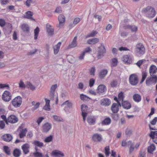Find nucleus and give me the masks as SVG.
<instances>
[{
    "label": "nucleus",
    "instance_id": "393cba45",
    "mask_svg": "<svg viewBox=\"0 0 157 157\" xmlns=\"http://www.w3.org/2000/svg\"><path fill=\"white\" fill-rule=\"evenodd\" d=\"M99 41V39L97 38H94L90 39L87 40V43L90 44H94Z\"/></svg>",
    "mask_w": 157,
    "mask_h": 157
},
{
    "label": "nucleus",
    "instance_id": "bb28decb",
    "mask_svg": "<svg viewBox=\"0 0 157 157\" xmlns=\"http://www.w3.org/2000/svg\"><path fill=\"white\" fill-rule=\"evenodd\" d=\"M61 44V42H59L55 46H54L53 49L55 54H56L58 53Z\"/></svg>",
    "mask_w": 157,
    "mask_h": 157
},
{
    "label": "nucleus",
    "instance_id": "2f4dec72",
    "mask_svg": "<svg viewBox=\"0 0 157 157\" xmlns=\"http://www.w3.org/2000/svg\"><path fill=\"white\" fill-rule=\"evenodd\" d=\"M111 122V120L109 117H107L105 118L102 122V124L109 125Z\"/></svg>",
    "mask_w": 157,
    "mask_h": 157
},
{
    "label": "nucleus",
    "instance_id": "ea45409f",
    "mask_svg": "<svg viewBox=\"0 0 157 157\" xmlns=\"http://www.w3.org/2000/svg\"><path fill=\"white\" fill-rule=\"evenodd\" d=\"M111 117L112 119L115 121H117L119 119L118 114H116L115 113H112L111 114Z\"/></svg>",
    "mask_w": 157,
    "mask_h": 157
},
{
    "label": "nucleus",
    "instance_id": "c756f323",
    "mask_svg": "<svg viewBox=\"0 0 157 157\" xmlns=\"http://www.w3.org/2000/svg\"><path fill=\"white\" fill-rule=\"evenodd\" d=\"M155 149V147L154 144H152L149 146L147 148L148 152L152 154L153 151Z\"/></svg>",
    "mask_w": 157,
    "mask_h": 157
},
{
    "label": "nucleus",
    "instance_id": "4c0bfd02",
    "mask_svg": "<svg viewBox=\"0 0 157 157\" xmlns=\"http://www.w3.org/2000/svg\"><path fill=\"white\" fill-rule=\"evenodd\" d=\"M124 97V92L122 91L120 92L118 94V100L120 101H121L122 102L123 101Z\"/></svg>",
    "mask_w": 157,
    "mask_h": 157
},
{
    "label": "nucleus",
    "instance_id": "f8f14e48",
    "mask_svg": "<svg viewBox=\"0 0 157 157\" xmlns=\"http://www.w3.org/2000/svg\"><path fill=\"white\" fill-rule=\"evenodd\" d=\"M92 139L94 142H100L102 140V136L101 134L96 133L93 135Z\"/></svg>",
    "mask_w": 157,
    "mask_h": 157
},
{
    "label": "nucleus",
    "instance_id": "9b49d317",
    "mask_svg": "<svg viewBox=\"0 0 157 157\" xmlns=\"http://www.w3.org/2000/svg\"><path fill=\"white\" fill-rule=\"evenodd\" d=\"M29 148L30 145L27 143L21 146V149L25 154H27L29 152Z\"/></svg>",
    "mask_w": 157,
    "mask_h": 157
},
{
    "label": "nucleus",
    "instance_id": "5fc2aeb1",
    "mask_svg": "<svg viewBox=\"0 0 157 157\" xmlns=\"http://www.w3.org/2000/svg\"><path fill=\"white\" fill-rule=\"evenodd\" d=\"M19 87L21 88H25V86L23 82L21 80L19 83Z\"/></svg>",
    "mask_w": 157,
    "mask_h": 157
},
{
    "label": "nucleus",
    "instance_id": "6e6552de",
    "mask_svg": "<svg viewBox=\"0 0 157 157\" xmlns=\"http://www.w3.org/2000/svg\"><path fill=\"white\" fill-rule=\"evenodd\" d=\"M121 104L120 102H118V104L114 103L112 105L111 107V109L113 113H116L119 110V108L121 107Z\"/></svg>",
    "mask_w": 157,
    "mask_h": 157
},
{
    "label": "nucleus",
    "instance_id": "3c124183",
    "mask_svg": "<svg viewBox=\"0 0 157 157\" xmlns=\"http://www.w3.org/2000/svg\"><path fill=\"white\" fill-rule=\"evenodd\" d=\"M81 107L82 112H87L88 106L85 105H82Z\"/></svg>",
    "mask_w": 157,
    "mask_h": 157
},
{
    "label": "nucleus",
    "instance_id": "a19ab883",
    "mask_svg": "<svg viewBox=\"0 0 157 157\" xmlns=\"http://www.w3.org/2000/svg\"><path fill=\"white\" fill-rule=\"evenodd\" d=\"M147 73L145 72H143L142 73V78L140 82L142 83L145 80L147 76Z\"/></svg>",
    "mask_w": 157,
    "mask_h": 157
},
{
    "label": "nucleus",
    "instance_id": "bf43d9fd",
    "mask_svg": "<svg viewBox=\"0 0 157 157\" xmlns=\"http://www.w3.org/2000/svg\"><path fill=\"white\" fill-rule=\"evenodd\" d=\"M6 23L5 20L3 19H0V26L2 27H3L5 26Z\"/></svg>",
    "mask_w": 157,
    "mask_h": 157
},
{
    "label": "nucleus",
    "instance_id": "4d7b16f0",
    "mask_svg": "<svg viewBox=\"0 0 157 157\" xmlns=\"http://www.w3.org/2000/svg\"><path fill=\"white\" fill-rule=\"evenodd\" d=\"M44 119V118L43 117H40L38 118L36 121V122L39 126L40 125V123Z\"/></svg>",
    "mask_w": 157,
    "mask_h": 157
},
{
    "label": "nucleus",
    "instance_id": "58836bf2",
    "mask_svg": "<svg viewBox=\"0 0 157 157\" xmlns=\"http://www.w3.org/2000/svg\"><path fill=\"white\" fill-rule=\"evenodd\" d=\"M34 144L40 148L43 147L44 145L43 143L37 140H36L34 142Z\"/></svg>",
    "mask_w": 157,
    "mask_h": 157
},
{
    "label": "nucleus",
    "instance_id": "f03ea898",
    "mask_svg": "<svg viewBox=\"0 0 157 157\" xmlns=\"http://www.w3.org/2000/svg\"><path fill=\"white\" fill-rule=\"evenodd\" d=\"M129 81L131 85L132 86L136 85L139 81L137 75L135 74L131 75L129 77Z\"/></svg>",
    "mask_w": 157,
    "mask_h": 157
},
{
    "label": "nucleus",
    "instance_id": "13d9d810",
    "mask_svg": "<svg viewBox=\"0 0 157 157\" xmlns=\"http://www.w3.org/2000/svg\"><path fill=\"white\" fill-rule=\"evenodd\" d=\"M145 61L144 59L140 60L138 61L136 63V65L139 67L142 64L143 62Z\"/></svg>",
    "mask_w": 157,
    "mask_h": 157
},
{
    "label": "nucleus",
    "instance_id": "052dcab7",
    "mask_svg": "<svg viewBox=\"0 0 157 157\" xmlns=\"http://www.w3.org/2000/svg\"><path fill=\"white\" fill-rule=\"evenodd\" d=\"M5 124L4 123V121H0V129H3L5 128Z\"/></svg>",
    "mask_w": 157,
    "mask_h": 157
},
{
    "label": "nucleus",
    "instance_id": "39448f33",
    "mask_svg": "<svg viewBox=\"0 0 157 157\" xmlns=\"http://www.w3.org/2000/svg\"><path fill=\"white\" fill-rule=\"evenodd\" d=\"M106 49L104 46L101 44V46L98 47V59L101 58L104 56V54L105 53Z\"/></svg>",
    "mask_w": 157,
    "mask_h": 157
},
{
    "label": "nucleus",
    "instance_id": "dca6fc26",
    "mask_svg": "<svg viewBox=\"0 0 157 157\" xmlns=\"http://www.w3.org/2000/svg\"><path fill=\"white\" fill-rule=\"evenodd\" d=\"M5 26L4 30H5L6 32L8 33H10L11 32L12 30V27L11 24L9 23H6Z\"/></svg>",
    "mask_w": 157,
    "mask_h": 157
},
{
    "label": "nucleus",
    "instance_id": "7c9ffc66",
    "mask_svg": "<svg viewBox=\"0 0 157 157\" xmlns=\"http://www.w3.org/2000/svg\"><path fill=\"white\" fill-rule=\"evenodd\" d=\"M108 73V71L106 70H104L100 73L99 77L101 79H103L105 77Z\"/></svg>",
    "mask_w": 157,
    "mask_h": 157
},
{
    "label": "nucleus",
    "instance_id": "338daca9",
    "mask_svg": "<svg viewBox=\"0 0 157 157\" xmlns=\"http://www.w3.org/2000/svg\"><path fill=\"white\" fill-rule=\"evenodd\" d=\"M37 52V49H35L34 50H33L29 52L28 53V55H32L34 54Z\"/></svg>",
    "mask_w": 157,
    "mask_h": 157
},
{
    "label": "nucleus",
    "instance_id": "f704fd0d",
    "mask_svg": "<svg viewBox=\"0 0 157 157\" xmlns=\"http://www.w3.org/2000/svg\"><path fill=\"white\" fill-rule=\"evenodd\" d=\"M3 150L5 153L8 155H10V150L9 149V147L6 146H4L3 147Z\"/></svg>",
    "mask_w": 157,
    "mask_h": 157
},
{
    "label": "nucleus",
    "instance_id": "8fccbe9b",
    "mask_svg": "<svg viewBox=\"0 0 157 157\" xmlns=\"http://www.w3.org/2000/svg\"><path fill=\"white\" fill-rule=\"evenodd\" d=\"M117 84V82L116 80H113L111 82L110 85L113 87H116Z\"/></svg>",
    "mask_w": 157,
    "mask_h": 157
},
{
    "label": "nucleus",
    "instance_id": "49530a36",
    "mask_svg": "<svg viewBox=\"0 0 157 157\" xmlns=\"http://www.w3.org/2000/svg\"><path fill=\"white\" fill-rule=\"evenodd\" d=\"M109 146H106L105 148V153L106 156H108L110 153L109 152Z\"/></svg>",
    "mask_w": 157,
    "mask_h": 157
},
{
    "label": "nucleus",
    "instance_id": "09e8293b",
    "mask_svg": "<svg viewBox=\"0 0 157 157\" xmlns=\"http://www.w3.org/2000/svg\"><path fill=\"white\" fill-rule=\"evenodd\" d=\"M152 77L150 78V79L153 82L156 83L157 80V76L156 75L151 76Z\"/></svg>",
    "mask_w": 157,
    "mask_h": 157
},
{
    "label": "nucleus",
    "instance_id": "423d86ee",
    "mask_svg": "<svg viewBox=\"0 0 157 157\" xmlns=\"http://www.w3.org/2000/svg\"><path fill=\"white\" fill-rule=\"evenodd\" d=\"M2 98L4 101H9L11 99V95L10 93L8 91H5L2 95Z\"/></svg>",
    "mask_w": 157,
    "mask_h": 157
},
{
    "label": "nucleus",
    "instance_id": "6ab92c4d",
    "mask_svg": "<svg viewBox=\"0 0 157 157\" xmlns=\"http://www.w3.org/2000/svg\"><path fill=\"white\" fill-rule=\"evenodd\" d=\"M100 103L101 105L108 106L110 104L111 101L108 98H104L101 100Z\"/></svg>",
    "mask_w": 157,
    "mask_h": 157
},
{
    "label": "nucleus",
    "instance_id": "e433bc0d",
    "mask_svg": "<svg viewBox=\"0 0 157 157\" xmlns=\"http://www.w3.org/2000/svg\"><path fill=\"white\" fill-rule=\"evenodd\" d=\"M26 86L32 90H34L35 87L33 86L30 82H28L26 84Z\"/></svg>",
    "mask_w": 157,
    "mask_h": 157
},
{
    "label": "nucleus",
    "instance_id": "5701e85b",
    "mask_svg": "<svg viewBox=\"0 0 157 157\" xmlns=\"http://www.w3.org/2000/svg\"><path fill=\"white\" fill-rule=\"evenodd\" d=\"M124 28L125 29H130L132 32H136L137 30V27L135 25H126L124 26Z\"/></svg>",
    "mask_w": 157,
    "mask_h": 157
},
{
    "label": "nucleus",
    "instance_id": "de8ad7c7",
    "mask_svg": "<svg viewBox=\"0 0 157 157\" xmlns=\"http://www.w3.org/2000/svg\"><path fill=\"white\" fill-rule=\"evenodd\" d=\"M98 33L97 31L93 30L90 34L87 36L86 37H94L96 34Z\"/></svg>",
    "mask_w": 157,
    "mask_h": 157
},
{
    "label": "nucleus",
    "instance_id": "b1692460",
    "mask_svg": "<svg viewBox=\"0 0 157 157\" xmlns=\"http://www.w3.org/2000/svg\"><path fill=\"white\" fill-rule=\"evenodd\" d=\"M21 154V151L18 148H16L13 150V155L15 157H19Z\"/></svg>",
    "mask_w": 157,
    "mask_h": 157
},
{
    "label": "nucleus",
    "instance_id": "412c9836",
    "mask_svg": "<svg viewBox=\"0 0 157 157\" xmlns=\"http://www.w3.org/2000/svg\"><path fill=\"white\" fill-rule=\"evenodd\" d=\"M122 105L124 109H130L131 107L130 103L127 101H122Z\"/></svg>",
    "mask_w": 157,
    "mask_h": 157
},
{
    "label": "nucleus",
    "instance_id": "20e7f679",
    "mask_svg": "<svg viewBox=\"0 0 157 157\" xmlns=\"http://www.w3.org/2000/svg\"><path fill=\"white\" fill-rule=\"evenodd\" d=\"M145 48L144 45L141 43L137 44L136 45V52L137 54L141 55L145 53Z\"/></svg>",
    "mask_w": 157,
    "mask_h": 157
},
{
    "label": "nucleus",
    "instance_id": "79ce46f5",
    "mask_svg": "<svg viewBox=\"0 0 157 157\" xmlns=\"http://www.w3.org/2000/svg\"><path fill=\"white\" fill-rule=\"evenodd\" d=\"M33 155L35 157H43V155L42 153L38 151H36L34 153Z\"/></svg>",
    "mask_w": 157,
    "mask_h": 157
},
{
    "label": "nucleus",
    "instance_id": "aec40b11",
    "mask_svg": "<svg viewBox=\"0 0 157 157\" xmlns=\"http://www.w3.org/2000/svg\"><path fill=\"white\" fill-rule=\"evenodd\" d=\"M21 28L24 32L29 34V27L27 24H24L21 26Z\"/></svg>",
    "mask_w": 157,
    "mask_h": 157
},
{
    "label": "nucleus",
    "instance_id": "37998d69",
    "mask_svg": "<svg viewBox=\"0 0 157 157\" xmlns=\"http://www.w3.org/2000/svg\"><path fill=\"white\" fill-rule=\"evenodd\" d=\"M53 139V136L50 135L49 136L47 137L44 140V141L48 143L51 141Z\"/></svg>",
    "mask_w": 157,
    "mask_h": 157
},
{
    "label": "nucleus",
    "instance_id": "e2e57ef3",
    "mask_svg": "<svg viewBox=\"0 0 157 157\" xmlns=\"http://www.w3.org/2000/svg\"><path fill=\"white\" fill-rule=\"evenodd\" d=\"M134 144H132L130 146L129 149V153L131 154L134 150Z\"/></svg>",
    "mask_w": 157,
    "mask_h": 157
},
{
    "label": "nucleus",
    "instance_id": "a18cd8bd",
    "mask_svg": "<svg viewBox=\"0 0 157 157\" xmlns=\"http://www.w3.org/2000/svg\"><path fill=\"white\" fill-rule=\"evenodd\" d=\"M117 60L115 58L112 59V63L111 65L112 67H114L117 65Z\"/></svg>",
    "mask_w": 157,
    "mask_h": 157
},
{
    "label": "nucleus",
    "instance_id": "0e129e2a",
    "mask_svg": "<svg viewBox=\"0 0 157 157\" xmlns=\"http://www.w3.org/2000/svg\"><path fill=\"white\" fill-rule=\"evenodd\" d=\"M80 18L79 17L75 18L74 20L73 24L75 25L77 24L80 21Z\"/></svg>",
    "mask_w": 157,
    "mask_h": 157
},
{
    "label": "nucleus",
    "instance_id": "9d476101",
    "mask_svg": "<svg viewBox=\"0 0 157 157\" xmlns=\"http://www.w3.org/2000/svg\"><path fill=\"white\" fill-rule=\"evenodd\" d=\"M52 128V125L50 123H47L44 124L42 127L43 132H48Z\"/></svg>",
    "mask_w": 157,
    "mask_h": 157
},
{
    "label": "nucleus",
    "instance_id": "4be33fe9",
    "mask_svg": "<svg viewBox=\"0 0 157 157\" xmlns=\"http://www.w3.org/2000/svg\"><path fill=\"white\" fill-rule=\"evenodd\" d=\"M123 60L125 63H131L132 62L130 56L127 55L124 56Z\"/></svg>",
    "mask_w": 157,
    "mask_h": 157
},
{
    "label": "nucleus",
    "instance_id": "680f3d73",
    "mask_svg": "<svg viewBox=\"0 0 157 157\" xmlns=\"http://www.w3.org/2000/svg\"><path fill=\"white\" fill-rule=\"evenodd\" d=\"M80 98L81 100L83 101H85V100H86V98H87V99H90V98L89 97L86 96V95H84L83 94H81Z\"/></svg>",
    "mask_w": 157,
    "mask_h": 157
},
{
    "label": "nucleus",
    "instance_id": "72a5a7b5",
    "mask_svg": "<svg viewBox=\"0 0 157 157\" xmlns=\"http://www.w3.org/2000/svg\"><path fill=\"white\" fill-rule=\"evenodd\" d=\"M27 131V130L26 128L23 129L19 134L20 137L21 138H23L24 136H25Z\"/></svg>",
    "mask_w": 157,
    "mask_h": 157
},
{
    "label": "nucleus",
    "instance_id": "864d4df0",
    "mask_svg": "<svg viewBox=\"0 0 157 157\" xmlns=\"http://www.w3.org/2000/svg\"><path fill=\"white\" fill-rule=\"evenodd\" d=\"M40 105V103L39 102L37 103L32 108V110L34 111L35 110L37 109L39 107Z\"/></svg>",
    "mask_w": 157,
    "mask_h": 157
},
{
    "label": "nucleus",
    "instance_id": "a211bd4d",
    "mask_svg": "<svg viewBox=\"0 0 157 157\" xmlns=\"http://www.w3.org/2000/svg\"><path fill=\"white\" fill-rule=\"evenodd\" d=\"M2 138L6 142H9L12 140V136L10 134H6L2 136Z\"/></svg>",
    "mask_w": 157,
    "mask_h": 157
},
{
    "label": "nucleus",
    "instance_id": "c9c22d12",
    "mask_svg": "<svg viewBox=\"0 0 157 157\" xmlns=\"http://www.w3.org/2000/svg\"><path fill=\"white\" fill-rule=\"evenodd\" d=\"M149 136L153 139H154L155 136V138H157V131H151Z\"/></svg>",
    "mask_w": 157,
    "mask_h": 157
},
{
    "label": "nucleus",
    "instance_id": "603ef678",
    "mask_svg": "<svg viewBox=\"0 0 157 157\" xmlns=\"http://www.w3.org/2000/svg\"><path fill=\"white\" fill-rule=\"evenodd\" d=\"M57 87V84H55L54 85H52L51 87V89L50 91H52L53 92H55V91L56 89V88Z\"/></svg>",
    "mask_w": 157,
    "mask_h": 157
},
{
    "label": "nucleus",
    "instance_id": "69168bd1",
    "mask_svg": "<svg viewBox=\"0 0 157 157\" xmlns=\"http://www.w3.org/2000/svg\"><path fill=\"white\" fill-rule=\"evenodd\" d=\"M55 94V92H53L52 91H50V99L51 100H54V97Z\"/></svg>",
    "mask_w": 157,
    "mask_h": 157
},
{
    "label": "nucleus",
    "instance_id": "2eb2a0df",
    "mask_svg": "<svg viewBox=\"0 0 157 157\" xmlns=\"http://www.w3.org/2000/svg\"><path fill=\"white\" fill-rule=\"evenodd\" d=\"M157 72V68L154 65L151 66L149 69V73L151 76L155 75L154 74Z\"/></svg>",
    "mask_w": 157,
    "mask_h": 157
},
{
    "label": "nucleus",
    "instance_id": "c03bdc74",
    "mask_svg": "<svg viewBox=\"0 0 157 157\" xmlns=\"http://www.w3.org/2000/svg\"><path fill=\"white\" fill-rule=\"evenodd\" d=\"M67 105V106L69 108L71 107L72 105V103L71 102L69 101L68 100H67L66 101H65V102H64L61 105Z\"/></svg>",
    "mask_w": 157,
    "mask_h": 157
},
{
    "label": "nucleus",
    "instance_id": "cd10ccee",
    "mask_svg": "<svg viewBox=\"0 0 157 157\" xmlns=\"http://www.w3.org/2000/svg\"><path fill=\"white\" fill-rule=\"evenodd\" d=\"M77 39V37L75 36L74 38V39L71 44H70L69 47L70 48H74L77 45L76 40Z\"/></svg>",
    "mask_w": 157,
    "mask_h": 157
},
{
    "label": "nucleus",
    "instance_id": "f3484780",
    "mask_svg": "<svg viewBox=\"0 0 157 157\" xmlns=\"http://www.w3.org/2000/svg\"><path fill=\"white\" fill-rule=\"evenodd\" d=\"M33 14V13L32 12L29 11H28L26 12L25 15L24 16V17L28 19H30L33 21H35V19L32 17Z\"/></svg>",
    "mask_w": 157,
    "mask_h": 157
},
{
    "label": "nucleus",
    "instance_id": "1a4fd4ad",
    "mask_svg": "<svg viewBox=\"0 0 157 157\" xmlns=\"http://www.w3.org/2000/svg\"><path fill=\"white\" fill-rule=\"evenodd\" d=\"M58 21L59 22V24L57 25V27L61 28L63 25V24L65 21V17L62 14L59 15L58 17Z\"/></svg>",
    "mask_w": 157,
    "mask_h": 157
},
{
    "label": "nucleus",
    "instance_id": "c85d7f7f",
    "mask_svg": "<svg viewBox=\"0 0 157 157\" xmlns=\"http://www.w3.org/2000/svg\"><path fill=\"white\" fill-rule=\"evenodd\" d=\"M95 121V119L92 116H89L87 117V122L90 124H94Z\"/></svg>",
    "mask_w": 157,
    "mask_h": 157
},
{
    "label": "nucleus",
    "instance_id": "7ed1b4c3",
    "mask_svg": "<svg viewBox=\"0 0 157 157\" xmlns=\"http://www.w3.org/2000/svg\"><path fill=\"white\" fill-rule=\"evenodd\" d=\"M22 102V98L20 96L15 97L11 102L12 105L15 107H19Z\"/></svg>",
    "mask_w": 157,
    "mask_h": 157
},
{
    "label": "nucleus",
    "instance_id": "6e6d98bb",
    "mask_svg": "<svg viewBox=\"0 0 157 157\" xmlns=\"http://www.w3.org/2000/svg\"><path fill=\"white\" fill-rule=\"evenodd\" d=\"M95 82V80L93 78H91L89 81V86L92 87L94 85Z\"/></svg>",
    "mask_w": 157,
    "mask_h": 157
},
{
    "label": "nucleus",
    "instance_id": "0eeeda50",
    "mask_svg": "<svg viewBox=\"0 0 157 157\" xmlns=\"http://www.w3.org/2000/svg\"><path fill=\"white\" fill-rule=\"evenodd\" d=\"M18 119L17 117L14 115H11L8 117L6 121V124H8V122L10 123H15L18 121Z\"/></svg>",
    "mask_w": 157,
    "mask_h": 157
},
{
    "label": "nucleus",
    "instance_id": "ddd939ff",
    "mask_svg": "<svg viewBox=\"0 0 157 157\" xmlns=\"http://www.w3.org/2000/svg\"><path fill=\"white\" fill-rule=\"evenodd\" d=\"M47 31L49 36H52L54 34V29L49 24L46 25Z\"/></svg>",
    "mask_w": 157,
    "mask_h": 157
},
{
    "label": "nucleus",
    "instance_id": "a878e982",
    "mask_svg": "<svg viewBox=\"0 0 157 157\" xmlns=\"http://www.w3.org/2000/svg\"><path fill=\"white\" fill-rule=\"evenodd\" d=\"M133 99L135 102H139L141 101V97L140 94H136L133 95Z\"/></svg>",
    "mask_w": 157,
    "mask_h": 157
},
{
    "label": "nucleus",
    "instance_id": "f257e3e1",
    "mask_svg": "<svg viewBox=\"0 0 157 157\" xmlns=\"http://www.w3.org/2000/svg\"><path fill=\"white\" fill-rule=\"evenodd\" d=\"M143 13L146 14L147 17L149 18L154 17L156 14V12L155 8L151 6H148L143 9Z\"/></svg>",
    "mask_w": 157,
    "mask_h": 157
},
{
    "label": "nucleus",
    "instance_id": "473e14b6",
    "mask_svg": "<svg viewBox=\"0 0 157 157\" xmlns=\"http://www.w3.org/2000/svg\"><path fill=\"white\" fill-rule=\"evenodd\" d=\"M40 32V29L38 27H37L34 30V39L35 40H36Z\"/></svg>",
    "mask_w": 157,
    "mask_h": 157
},
{
    "label": "nucleus",
    "instance_id": "4468645a",
    "mask_svg": "<svg viewBox=\"0 0 157 157\" xmlns=\"http://www.w3.org/2000/svg\"><path fill=\"white\" fill-rule=\"evenodd\" d=\"M97 90L98 93H103L106 91V88L104 85H100L98 86Z\"/></svg>",
    "mask_w": 157,
    "mask_h": 157
},
{
    "label": "nucleus",
    "instance_id": "774afa93",
    "mask_svg": "<svg viewBox=\"0 0 157 157\" xmlns=\"http://www.w3.org/2000/svg\"><path fill=\"white\" fill-rule=\"evenodd\" d=\"M157 121V117H155L153 120L150 122L151 124L153 125H155Z\"/></svg>",
    "mask_w": 157,
    "mask_h": 157
}]
</instances>
